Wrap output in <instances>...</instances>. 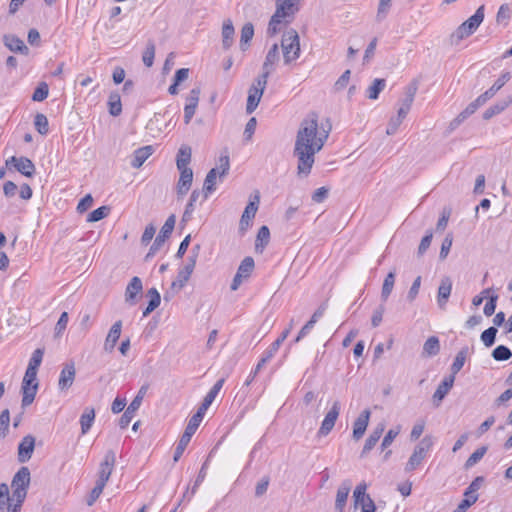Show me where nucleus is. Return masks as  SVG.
<instances>
[{"mask_svg":"<svg viewBox=\"0 0 512 512\" xmlns=\"http://www.w3.org/2000/svg\"><path fill=\"white\" fill-rule=\"evenodd\" d=\"M10 411L4 409L0 413V440L4 439L9 433Z\"/></svg>","mask_w":512,"mask_h":512,"instance_id":"09e8293b","label":"nucleus"},{"mask_svg":"<svg viewBox=\"0 0 512 512\" xmlns=\"http://www.w3.org/2000/svg\"><path fill=\"white\" fill-rule=\"evenodd\" d=\"M199 424L189 419V422L185 428L184 433L180 437L177 446L174 451L173 460L174 462H177L181 456L183 455L186 447L188 446L192 436L195 434L196 430L198 429Z\"/></svg>","mask_w":512,"mask_h":512,"instance_id":"4468645a","label":"nucleus"},{"mask_svg":"<svg viewBox=\"0 0 512 512\" xmlns=\"http://www.w3.org/2000/svg\"><path fill=\"white\" fill-rule=\"evenodd\" d=\"M148 390L147 385H143L135 398L131 401L125 412L122 414V416L119 419V426L121 429H125L130 424L131 420L135 416L136 411L140 408L143 398L146 395V392Z\"/></svg>","mask_w":512,"mask_h":512,"instance_id":"9d476101","label":"nucleus"},{"mask_svg":"<svg viewBox=\"0 0 512 512\" xmlns=\"http://www.w3.org/2000/svg\"><path fill=\"white\" fill-rule=\"evenodd\" d=\"M386 87L385 79L376 78L373 80L372 84L367 89V97L371 100H376L379 97V94Z\"/></svg>","mask_w":512,"mask_h":512,"instance_id":"ea45409f","label":"nucleus"},{"mask_svg":"<svg viewBox=\"0 0 512 512\" xmlns=\"http://www.w3.org/2000/svg\"><path fill=\"white\" fill-rule=\"evenodd\" d=\"M199 249L198 245L192 249V254L187 258L186 264L179 270L176 280L172 282V288L182 289L185 286L195 268Z\"/></svg>","mask_w":512,"mask_h":512,"instance_id":"1a4fd4ad","label":"nucleus"},{"mask_svg":"<svg viewBox=\"0 0 512 512\" xmlns=\"http://www.w3.org/2000/svg\"><path fill=\"white\" fill-rule=\"evenodd\" d=\"M109 113L116 117L122 112L121 97L117 92H111L108 98Z\"/></svg>","mask_w":512,"mask_h":512,"instance_id":"79ce46f5","label":"nucleus"},{"mask_svg":"<svg viewBox=\"0 0 512 512\" xmlns=\"http://www.w3.org/2000/svg\"><path fill=\"white\" fill-rule=\"evenodd\" d=\"M298 2L299 0H276V10L267 28L269 35L277 34L282 29L283 24L291 22L299 10Z\"/></svg>","mask_w":512,"mask_h":512,"instance_id":"f03ea898","label":"nucleus"},{"mask_svg":"<svg viewBox=\"0 0 512 512\" xmlns=\"http://www.w3.org/2000/svg\"><path fill=\"white\" fill-rule=\"evenodd\" d=\"M283 60L286 65L296 61L300 56L299 35L296 30L289 29L284 32L281 40Z\"/></svg>","mask_w":512,"mask_h":512,"instance_id":"7ed1b4c3","label":"nucleus"},{"mask_svg":"<svg viewBox=\"0 0 512 512\" xmlns=\"http://www.w3.org/2000/svg\"><path fill=\"white\" fill-rule=\"evenodd\" d=\"M176 218L175 215H170L164 225L162 226L159 234L155 238L153 244L151 245L147 257L154 256L159 249L163 246L166 239L172 234L174 226H175Z\"/></svg>","mask_w":512,"mask_h":512,"instance_id":"9b49d317","label":"nucleus"},{"mask_svg":"<svg viewBox=\"0 0 512 512\" xmlns=\"http://www.w3.org/2000/svg\"><path fill=\"white\" fill-rule=\"evenodd\" d=\"M440 351V342L438 337L430 336L423 345L422 356L433 357L436 356Z\"/></svg>","mask_w":512,"mask_h":512,"instance_id":"72a5a7b5","label":"nucleus"},{"mask_svg":"<svg viewBox=\"0 0 512 512\" xmlns=\"http://www.w3.org/2000/svg\"><path fill=\"white\" fill-rule=\"evenodd\" d=\"M497 333L498 329L491 326L481 333L480 339L486 347H491L495 343Z\"/></svg>","mask_w":512,"mask_h":512,"instance_id":"8fccbe9b","label":"nucleus"},{"mask_svg":"<svg viewBox=\"0 0 512 512\" xmlns=\"http://www.w3.org/2000/svg\"><path fill=\"white\" fill-rule=\"evenodd\" d=\"M13 164L15 169L26 177H32L35 174V165L27 157L12 156L6 161V165Z\"/></svg>","mask_w":512,"mask_h":512,"instance_id":"dca6fc26","label":"nucleus"},{"mask_svg":"<svg viewBox=\"0 0 512 512\" xmlns=\"http://www.w3.org/2000/svg\"><path fill=\"white\" fill-rule=\"evenodd\" d=\"M384 432V425L380 424L378 425L369 435V437L366 439L363 450L361 452V456L366 455L369 453L376 443L379 441L380 437L382 436Z\"/></svg>","mask_w":512,"mask_h":512,"instance_id":"473e14b6","label":"nucleus"},{"mask_svg":"<svg viewBox=\"0 0 512 512\" xmlns=\"http://www.w3.org/2000/svg\"><path fill=\"white\" fill-rule=\"evenodd\" d=\"M269 75L270 74H268L267 72L262 71L261 75H259L256 78L255 82L252 84L250 89L263 94V92L266 88V85H267V80H268Z\"/></svg>","mask_w":512,"mask_h":512,"instance_id":"bf43d9fd","label":"nucleus"},{"mask_svg":"<svg viewBox=\"0 0 512 512\" xmlns=\"http://www.w3.org/2000/svg\"><path fill=\"white\" fill-rule=\"evenodd\" d=\"M76 375L75 365L74 363H67L63 367L60 373L58 387L60 390H66L70 388L74 382Z\"/></svg>","mask_w":512,"mask_h":512,"instance_id":"412c9836","label":"nucleus"},{"mask_svg":"<svg viewBox=\"0 0 512 512\" xmlns=\"http://www.w3.org/2000/svg\"><path fill=\"white\" fill-rule=\"evenodd\" d=\"M480 106L482 105L475 99L456 118L451 121L450 128L455 129L458 127L464 120L474 114Z\"/></svg>","mask_w":512,"mask_h":512,"instance_id":"2f4dec72","label":"nucleus"},{"mask_svg":"<svg viewBox=\"0 0 512 512\" xmlns=\"http://www.w3.org/2000/svg\"><path fill=\"white\" fill-rule=\"evenodd\" d=\"M68 320H69L68 313L67 312H63L60 315V317H59V319H58V321L56 323V326H55V336L62 335V333L64 332V330L67 327Z\"/></svg>","mask_w":512,"mask_h":512,"instance_id":"338daca9","label":"nucleus"},{"mask_svg":"<svg viewBox=\"0 0 512 512\" xmlns=\"http://www.w3.org/2000/svg\"><path fill=\"white\" fill-rule=\"evenodd\" d=\"M394 284H395V271H390L384 281H383V285H382V290H381V299L383 301H386L392 290H393V287H394Z\"/></svg>","mask_w":512,"mask_h":512,"instance_id":"37998d69","label":"nucleus"},{"mask_svg":"<svg viewBox=\"0 0 512 512\" xmlns=\"http://www.w3.org/2000/svg\"><path fill=\"white\" fill-rule=\"evenodd\" d=\"M230 169V160L228 155L221 156L219 158V165L217 168H212L206 175L203 184V191L205 194V198L208 197L209 194L216 190V179L217 176L219 180L222 179L228 174Z\"/></svg>","mask_w":512,"mask_h":512,"instance_id":"39448f33","label":"nucleus"},{"mask_svg":"<svg viewBox=\"0 0 512 512\" xmlns=\"http://www.w3.org/2000/svg\"><path fill=\"white\" fill-rule=\"evenodd\" d=\"M279 47L278 44H273L268 50L264 63L262 65V71L271 74L274 71L275 64L279 61Z\"/></svg>","mask_w":512,"mask_h":512,"instance_id":"c85d7f7f","label":"nucleus"},{"mask_svg":"<svg viewBox=\"0 0 512 512\" xmlns=\"http://www.w3.org/2000/svg\"><path fill=\"white\" fill-rule=\"evenodd\" d=\"M454 376H446L442 382L438 385L436 391L433 394V402L436 406H439L441 401L449 393L450 389L454 385Z\"/></svg>","mask_w":512,"mask_h":512,"instance_id":"a878e982","label":"nucleus"},{"mask_svg":"<svg viewBox=\"0 0 512 512\" xmlns=\"http://www.w3.org/2000/svg\"><path fill=\"white\" fill-rule=\"evenodd\" d=\"M371 412L369 409L363 410L353 424V438L357 441L364 435L369 424Z\"/></svg>","mask_w":512,"mask_h":512,"instance_id":"4be33fe9","label":"nucleus"},{"mask_svg":"<svg viewBox=\"0 0 512 512\" xmlns=\"http://www.w3.org/2000/svg\"><path fill=\"white\" fill-rule=\"evenodd\" d=\"M154 148L151 145L143 146L134 151L131 166L133 168H140L144 162L153 154Z\"/></svg>","mask_w":512,"mask_h":512,"instance_id":"c756f323","label":"nucleus"},{"mask_svg":"<svg viewBox=\"0 0 512 512\" xmlns=\"http://www.w3.org/2000/svg\"><path fill=\"white\" fill-rule=\"evenodd\" d=\"M191 161V148L188 146H182L178 153L176 159L177 169L189 168L188 164Z\"/></svg>","mask_w":512,"mask_h":512,"instance_id":"a19ab883","label":"nucleus"},{"mask_svg":"<svg viewBox=\"0 0 512 512\" xmlns=\"http://www.w3.org/2000/svg\"><path fill=\"white\" fill-rule=\"evenodd\" d=\"M22 407H27L35 399L38 390L37 372L26 369L23 381H22Z\"/></svg>","mask_w":512,"mask_h":512,"instance_id":"0eeeda50","label":"nucleus"},{"mask_svg":"<svg viewBox=\"0 0 512 512\" xmlns=\"http://www.w3.org/2000/svg\"><path fill=\"white\" fill-rule=\"evenodd\" d=\"M392 0H379L376 21L382 22L388 15L391 8Z\"/></svg>","mask_w":512,"mask_h":512,"instance_id":"5fc2aeb1","label":"nucleus"},{"mask_svg":"<svg viewBox=\"0 0 512 512\" xmlns=\"http://www.w3.org/2000/svg\"><path fill=\"white\" fill-rule=\"evenodd\" d=\"M34 126L41 135H47L49 132V122L47 117L42 113H37L34 118Z\"/></svg>","mask_w":512,"mask_h":512,"instance_id":"c03bdc74","label":"nucleus"},{"mask_svg":"<svg viewBox=\"0 0 512 512\" xmlns=\"http://www.w3.org/2000/svg\"><path fill=\"white\" fill-rule=\"evenodd\" d=\"M329 136V131L319 130L318 116L315 113L304 118L297 131L293 155L297 158L299 175H309L315 162V155L320 152Z\"/></svg>","mask_w":512,"mask_h":512,"instance_id":"f257e3e1","label":"nucleus"},{"mask_svg":"<svg viewBox=\"0 0 512 512\" xmlns=\"http://www.w3.org/2000/svg\"><path fill=\"white\" fill-rule=\"evenodd\" d=\"M511 14H512V11H511L510 6L508 4H502L499 7V10L496 15L497 23L507 25L511 18Z\"/></svg>","mask_w":512,"mask_h":512,"instance_id":"864d4df0","label":"nucleus"},{"mask_svg":"<svg viewBox=\"0 0 512 512\" xmlns=\"http://www.w3.org/2000/svg\"><path fill=\"white\" fill-rule=\"evenodd\" d=\"M180 177L177 183L176 191L179 198L184 197L191 188L193 181V171L191 168L178 169Z\"/></svg>","mask_w":512,"mask_h":512,"instance_id":"aec40b11","label":"nucleus"},{"mask_svg":"<svg viewBox=\"0 0 512 512\" xmlns=\"http://www.w3.org/2000/svg\"><path fill=\"white\" fill-rule=\"evenodd\" d=\"M365 482L358 484L353 492L355 505L361 506V512H376V505L370 495L366 494Z\"/></svg>","mask_w":512,"mask_h":512,"instance_id":"f8f14e48","label":"nucleus"},{"mask_svg":"<svg viewBox=\"0 0 512 512\" xmlns=\"http://www.w3.org/2000/svg\"><path fill=\"white\" fill-rule=\"evenodd\" d=\"M35 448V438L32 435H26L23 437L18 445V461L20 463L28 462Z\"/></svg>","mask_w":512,"mask_h":512,"instance_id":"6ab92c4d","label":"nucleus"},{"mask_svg":"<svg viewBox=\"0 0 512 512\" xmlns=\"http://www.w3.org/2000/svg\"><path fill=\"white\" fill-rule=\"evenodd\" d=\"M511 102L512 100L510 98L498 101L497 103H495L494 105L490 106L488 109L485 110V112L483 113V118L485 120H489L493 116L500 114L511 104Z\"/></svg>","mask_w":512,"mask_h":512,"instance_id":"e433bc0d","label":"nucleus"},{"mask_svg":"<svg viewBox=\"0 0 512 512\" xmlns=\"http://www.w3.org/2000/svg\"><path fill=\"white\" fill-rule=\"evenodd\" d=\"M42 358H43V350L36 349L33 352L32 356H31V358L29 360L27 369L30 370V371L37 372L39 366L41 365Z\"/></svg>","mask_w":512,"mask_h":512,"instance_id":"e2e57ef3","label":"nucleus"},{"mask_svg":"<svg viewBox=\"0 0 512 512\" xmlns=\"http://www.w3.org/2000/svg\"><path fill=\"white\" fill-rule=\"evenodd\" d=\"M270 239V231L267 226H261L257 233L256 239V249L259 248V245L262 246V249L268 244Z\"/></svg>","mask_w":512,"mask_h":512,"instance_id":"680f3d73","label":"nucleus"},{"mask_svg":"<svg viewBox=\"0 0 512 512\" xmlns=\"http://www.w3.org/2000/svg\"><path fill=\"white\" fill-rule=\"evenodd\" d=\"M155 44L152 40L147 42L146 48L142 54V61L146 67H151L155 58Z\"/></svg>","mask_w":512,"mask_h":512,"instance_id":"a18cd8bd","label":"nucleus"},{"mask_svg":"<svg viewBox=\"0 0 512 512\" xmlns=\"http://www.w3.org/2000/svg\"><path fill=\"white\" fill-rule=\"evenodd\" d=\"M95 420V410L93 408H85L83 414L80 417L81 433L87 434L92 427Z\"/></svg>","mask_w":512,"mask_h":512,"instance_id":"c9c22d12","label":"nucleus"},{"mask_svg":"<svg viewBox=\"0 0 512 512\" xmlns=\"http://www.w3.org/2000/svg\"><path fill=\"white\" fill-rule=\"evenodd\" d=\"M432 444L433 442L430 436H425L419 442V444L414 448V451L405 466V470L407 472L415 470L422 463L426 458L428 451L431 449Z\"/></svg>","mask_w":512,"mask_h":512,"instance_id":"6e6552de","label":"nucleus"},{"mask_svg":"<svg viewBox=\"0 0 512 512\" xmlns=\"http://www.w3.org/2000/svg\"><path fill=\"white\" fill-rule=\"evenodd\" d=\"M254 260L252 257H245L242 262L240 263L239 267H238V270H237V274L241 275L242 277L244 278H248L253 269H254Z\"/></svg>","mask_w":512,"mask_h":512,"instance_id":"49530a36","label":"nucleus"},{"mask_svg":"<svg viewBox=\"0 0 512 512\" xmlns=\"http://www.w3.org/2000/svg\"><path fill=\"white\" fill-rule=\"evenodd\" d=\"M259 205V196L256 195L254 200H250L241 216L239 230L245 232L251 225L252 219L255 217Z\"/></svg>","mask_w":512,"mask_h":512,"instance_id":"a211bd4d","label":"nucleus"},{"mask_svg":"<svg viewBox=\"0 0 512 512\" xmlns=\"http://www.w3.org/2000/svg\"><path fill=\"white\" fill-rule=\"evenodd\" d=\"M498 295L493 294L489 296V300L486 302L483 312L489 317L495 313L496 305H497Z\"/></svg>","mask_w":512,"mask_h":512,"instance_id":"69168bd1","label":"nucleus"},{"mask_svg":"<svg viewBox=\"0 0 512 512\" xmlns=\"http://www.w3.org/2000/svg\"><path fill=\"white\" fill-rule=\"evenodd\" d=\"M486 452H487L486 446H482V447L478 448L466 460L465 467L470 468V467L474 466L476 463H478L484 457Z\"/></svg>","mask_w":512,"mask_h":512,"instance_id":"4d7b16f0","label":"nucleus"},{"mask_svg":"<svg viewBox=\"0 0 512 512\" xmlns=\"http://www.w3.org/2000/svg\"><path fill=\"white\" fill-rule=\"evenodd\" d=\"M116 463V455L113 450H108L99 466L98 479L96 482L106 485Z\"/></svg>","mask_w":512,"mask_h":512,"instance_id":"ddd939ff","label":"nucleus"},{"mask_svg":"<svg viewBox=\"0 0 512 512\" xmlns=\"http://www.w3.org/2000/svg\"><path fill=\"white\" fill-rule=\"evenodd\" d=\"M106 485L96 482L94 488L91 490L87 497L86 503L88 506H92L102 494Z\"/></svg>","mask_w":512,"mask_h":512,"instance_id":"0e129e2a","label":"nucleus"},{"mask_svg":"<svg viewBox=\"0 0 512 512\" xmlns=\"http://www.w3.org/2000/svg\"><path fill=\"white\" fill-rule=\"evenodd\" d=\"M469 353V348L467 346L460 349V351L456 354L454 361L450 367L451 374L449 376H454L463 368L467 355Z\"/></svg>","mask_w":512,"mask_h":512,"instance_id":"f704fd0d","label":"nucleus"},{"mask_svg":"<svg viewBox=\"0 0 512 512\" xmlns=\"http://www.w3.org/2000/svg\"><path fill=\"white\" fill-rule=\"evenodd\" d=\"M484 5H481L478 7L476 12L469 17L466 21H464L454 33L451 35L452 41H455V43L460 42L464 38L472 35L477 28L480 26V24L484 20Z\"/></svg>","mask_w":512,"mask_h":512,"instance_id":"20e7f679","label":"nucleus"},{"mask_svg":"<svg viewBox=\"0 0 512 512\" xmlns=\"http://www.w3.org/2000/svg\"><path fill=\"white\" fill-rule=\"evenodd\" d=\"M452 291V281L449 277L442 278L440 285L438 287L437 293V304L440 308H445L448 299L451 295Z\"/></svg>","mask_w":512,"mask_h":512,"instance_id":"393cba45","label":"nucleus"},{"mask_svg":"<svg viewBox=\"0 0 512 512\" xmlns=\"http://www.w3.org/2000/svg\"><path fill=\"white\" fill-rule=\"evenodd\" d=\"M235 29L230 19H226L222 26V46L229 49L234 43Z\"/></svg>","mask_w":512,"mask_h":512,"instance_id":"7c9ffc66","label":"nucleus"},{"mask_svg":"<svg viewBox=\"0 0 512 512\" xmlns=\"http://www.w3.org/2000/svg\"><path fill=\"white\" fill-rule=\"evenodd\" d=\"M224 381L225 380L223 378L216 381V383L213 385V387L209 390V392L204 397L203 402H205L206 404L211 406V404L217 397L218 393L220 392L221 388L223 387Z\"/></svg>","mask_w":512,"mask_h":512,"instance_id":"603ef678","label":"nucleus"},{"mask_svg":"<svg viewBox=\"0 0 512 512\" xmlns=\"http://www.w3.org/2000/svg\"><path fill=\"white\" fill-rule=\"evenodd\" d=\"M340 409H341L340 402L335 401L332 404V407L330 408V410L325 415V417L321 423L320 429L318 430V435L326 436L331 432V430L333 429V427L336 423V420L340 414Z\"/></svg>","mask_w":512,"mask_h":512,"instance_id":"2eb2a0df","label":"nucleus"},{"mask_svg":"<svg viewBox=\"0 0 512 512\" xmlns=\"http://www.w3.org/2000/svg\"><path fill=\"white\" fill-rule=\"evenodd\" d=\"M122 329V321H116L112 327L110 328L108 335L105 339L104 350L107 352H112L116 346L117 341L120 338Z\"/></svg>","mask_w":512,"mask_h":512,"instance_id":"bb28decb","label":"nucleus"},{"mask_svg":"<svg viewBox=\"0 0 512 512\" xmlns=\"http://www.w3.org/2000/svg\"><path fill=\"white\" fill-rule=\"evenodd\" d=\"M491 356L496 361H507L512 357L511 350L505 345H499L491 353Z\"/></svg>","mask_w":512,"mask_h":512,"instance_id":"3c124183","label":"nucleus"},{"mask_svg":"<svg viewBox=\"0 0 512 512\" xmlns=\"http://www.w3.org/2000/svg\"><path fill=\"white\" fill-rule=\"evenodd\" d=\"M48 94H49V87H48L47 83L41 82L37 86V88L34 90L33 95H32V100L37 101V102L44 101L48 97Z\"/></svg>","mask_w":512,"mask_h":512,"instance_id":"13d9d810","label":"nucleus"},{"mask_svg":"<svg viewBox=\"0 0 512 512\" xmlns=\"http://www.w3.org/2000/svg\"><path fill=\"white\" fill-rule=\"evenodd\" d=\"M110 212V208L107 206H101L95 210H93L91 213H89L87 217L88 222H97L102 220L103 218L107 217Z\"/></svg>","mask_w":512,"mask_h":512,"instance_id":"6e6d98bb","label":"nucleus"},{"mask_svg":"<svg viewBox=\"0 0 512 512\" xmlns=\"http://www.w3.org/2000/svg\"><path fill=\"white\" fill-rule=\"evenodd\" d=\"M262 95L263 94L258 93L257 91H253V90L249 89L247 104H246V112L248 114H251L256 110V108L261 100Z\"/></svg>","mask_w":512,"mask_h":512,"instance_id":"de8ad7c7","label":"nucleus"},{"mask_svg":"<svg viewBox=\"0 0 512 512\" xmlns=\"http://www.w3.org/2000/svg\"><path fill=\"white\" fill-rule=\"evenodd\" d=\"M350 490L351 482L349 480L343 481L339 486L335 500V509L338 512H344V507L346 505Z\"/></svg>","mask_w":512,"mask_h":512,"instance_id":"cd10ccee","label":"nucleus"},{"mask_svg":"<svg viewBox=\"0 0 512 512\" xmlns=\"http://www.w3.org/2000/svg\"><path fill=\"white\" fill-rule=\"evenodd\" d=\"M147 296L149 297V303L146 309L143 311V317H147L150 313H152L161 302L160 293L156 288H151L147 291Z\"/></svg>","mask_w":512,"mask_h":512,"instance_id":"4c0bfd02","label":"nucleus"},{"mask_svg":"<svg viewBox=\"0 0 512 512\" xmlns=\"http://www.w3.org/2000/svg\"><path fill=\"white\" fill-rule=\"evenodd\" d=\"M143 285L139 277L134 276L126 287L125 301L130 305L136 304L137 296L142 292Z\"/></svg>","mask_w":512,"mask_h":512,"instance_id":"b1692460","label":"nucleus"},{"mask_svg":"<svg viewBox=\"0 0 512 512\" xmlns=\"http://www.w3.org/2000/svg\"><path fill=\"white\" fill-rule=\"evenodd\" d=\"M3 42L4 45L12 52L21 53L23 55H28L29 53V48L25 45L24 41L15 35H4Z\"/></svg>","mask_w":512,"mask_h":512,"instance_id":"5701e85b","label":"nucleus"},{"mask_svg":"<svg viewBox=\"0 0 512 512\" xmlns=\"http://www.w3.org/2000/svg\"><path fill=\"white\" fill-rule=\"evenodd\" d=\"M31 474L28 467H21L11 481L12 496L26 498L30 486Z\"/></svg>","mask_w":512,"mask_h":512,"instance_id":"423d86ee","label":"nucleus"},{"mask_svg":"<svg viewBox=\"0 0 512 512\" xmlns=\"http://www.w3.org/2000/svg\"><path fill=\"white\" fill-rule=\"evenodd\" d=\"M400 432V427H396L395 429H390L387 434L384 436V439L381 443L382 450L386 449L391 445L393 440L398 436Z\"/></svg>","mask_w":512,"mask_h":512,"instance_id":"774afa93","label":"nucleus"},{"mask_svg":"<svg viewBox=\"0 0 512 512\" xmlns=\"http://www.w3.org/2000/svg\"><path fill=\"white\" fill-rule=\"evenodd\" d=\"M254 36V26L252 23H246L241 29L240 36V49L245 51L249 46V42L252 40Z\"/></svg>","mask_w":512,"mask_h":512,"instance_id":"58836bf2","label":"nucleus"},{"mask_svg":"<svg viewBox=\"0 0 512 512\" xmlns=\"http://www.w3.org/2000/svg\"><path fill=\"white\" fill-rule=\"evenodd\" d=\"M511 78L510 72H504L501 76L494 82V84L486 90L484 93L479 95L476 100L481 105L485 104L489 99H491Z\"/></svg>","mask_w":512,"mask_h":512,"instance_id":"f3484780","label":"nucleus"},{"mask_svg":"<svg viewBox=\"0 0 512 512\" xmlns=\"http://www.w3.org/2000/svg\"><path fill=\"white\" fill-rule=\"evenodd\" d=\"M414 101V92L409 93L406 95L405 99H403L400 108L398 109L397 115L400 116V118H405L408 114V112L411 109L412 103Z\"/></svg>","mask_w":512,"mask_h":512,"instance_id":"052dcab7","label":"nucleus"}]
</instances>
